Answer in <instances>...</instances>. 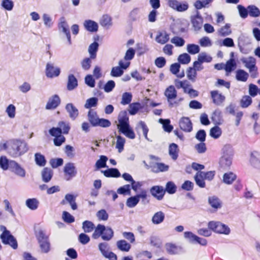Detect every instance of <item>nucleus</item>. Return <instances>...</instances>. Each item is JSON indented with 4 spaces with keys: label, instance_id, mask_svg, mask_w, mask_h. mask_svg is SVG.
<instances>
[{
    "label": "nucleus",
    "instance_id": "nucleus-3",
    "mask_svg": "<svg viewBox=\"0 0 260 260\" xmlns=\"http://www.w3.org/2000/svg\"><path fill=\"white\" fill-rule=\"evenodd\" d=\"M36 237L41 251L45 253H48L51 249L49 236L46 235L44 231L40 230L37 232Z\"/></svg>",
    "mask_w": 260,
    "mask_h": 260
},
{
    "label": "nucleus",
    "instance_id": "nucleus-2",
    "mask_svg": "<svg viewBox=\"0 0 260 260\" xmlns=\"http://www.w3.org/2000/svg\"><path fill=\"white\" fill-rule=\"evenodd\" d=\"M8 145V154L14 158L24 154L28 149L27 143L19 140H10Z\"/></svg>",
    "mask_w": 260,
    "mask_h": 260
},
{
    "label": "nucleus",
    "instance_id": "nucleus-9",
    "mask_svg": "<svg viewBox=\"0 0 260 260\" xmlns=\"http://www.w3.org/2000/svg\"><path fill=\"white\" fill-rule=\"evenodd\" d=\"M168 4L170 7L179 12L185 11L188 8L186 3H181L176 0H169Z\"/></svg>",
    "mask_w": 260,
    "mask_h": 260
},
{
    "label": "nucleus",
    "instance_id": "nucleus-23",
    "mask_svg": "<svg viewBox=\"0 0 260 260\" xmlns=\"http://www.w3.org/2000/svg\"><path fill=\"white\" fill-rule=\"evenodd\" d=\"M85 29L90 32H96L98 30V25L96 22L91 20H86L83 23Z\"/></svg>",
    "mask_w": 260,
    "mask_h": 260
},
{
    "label": "nucleus",
    "instance_id": "nucleus-53",
    "mask_svg": "<svg viewBox=\"0 0 260 260\" xmlns=\"http://www.w3.org/2000/svg\"><path fill=\"white\" fill-rule=\"evenodd\" d=\"M180 66H171L170 71L178 77L182 78L184 76V71L183 70H180Z\"/></svg>",
    "mask_w": 260,
    "mask_h": 260
},
{
    "label": "nucleus",
    "instance_id": "nucleus-30",
    "mask_svg": "<svg viewBox=\"0 0 260 260\" xmlns=\"http://www.w3.org/2000/svg\"><path fill=\"white\" fill-rule=\"evenodd\" d=\"M165 248L168 253L170 254H176L180 251V247L172 243H167L165 245Z\"/></svg>",
    "mask_w": 260,
    "mask_h": 260
},
{
    "label": "nucleus",
    "instance_id": "nucleus-44",
    "mask_svg": "<svg viewBox=\"0 0 260 260\" xmlns=\"http://www.w3.org/2000/svg\"><path fill=\"white\" fill-rule=\"evenodd\" d=\"M105 230V226L102 224H98L95 228L94 233L92 234V238L94 239L99 238L100 236L102 237L103 233Z\"/></svg>",
    "mask_w": 260,
    "mask_h": 260
},
{
    "label": "nucleus",
    "instance_id": "nucleus-45",
    "mask_svg": "<svg viewBox=\"0 0 260 260\" xmlns=\"http://www.w3.org/2000/svg\"><path fill=\"white\" fill-rule=\"evenodd\" d=\"M178 153V146L175 143L171 144L169 147V154L173 159L175 160L177 159Z\"/></svg>",
    "mask_w": 260,
    "mask_h": 260
},
{
    "label": "nucleus",
    "instance_id": "nucleus-4",
    "mask_svg": "<svg viewBox=\"0 0 260 260\" xmlns=\"http://www.w3.org/2000/svg\"><path fill=\"white\" fill-rule=\"evenodd\" d=\"M208 228L215 233L224 235L230 233V229L225 224L219 221H210L208 224Z\"/></svg>",
    "mask_w": 260,
    "mask_h": 260
},
{
    "label": "nucleus",
    "instance_id": "nucleus-57",
    "mask_svg": "<svg viewBox=\"0 0 260 260\" xmlns=\"http://www.w3.org/2000/svg\"><path fill=\"white\" fill-rule=\"evenodd\" d=\"M60 131H62L63 134H68L70 129L69 123L64 121H60L58 124Z\"/></svg>",
    "mask_w": 260,
    "mask_h": 260
},
{
    "label": "nucleus",
    "instance_id": "nucleus-39",
    "mask_svg": "<svg viewBox=\"0 0 260 260\" xmlns=\"http://www.w3.org/2000/svg\"><path fill=\"white\" fill-rule=\"evenodd\" d=\"M136 129L138 131L141 129L142 131L145 138L147 140L149 141V139L147 137V134L149 131V129L144 122L142 121L139 122V123L137 125Z\"/></svg>",
    "mask_w": 260,
    "mask_h": 260
},
{
    "label": "nucleus",
    "instance_id": "nucleus-41",
    "mask_svg": "<svg viewBox=\"0 0 260 260\" xmlns=\"http://www.w3.org/2000/svg\"><path fill=\"white\" fill-rule=\"evenodd\" d=\"M222 134V130L218 126L216 125L210 129V136L215 139L219 138Z\"/></svg>",
    "mask_w": 260,
    "mask_h": 260
},
{
    "label": "nucleus",
    "instance_id": "nucleus-51",
    "mask_svg": "<svg viewBox=\"0 0 260 260\" xmlns=\"http://www.w3.org/2000/svg\"><path fill=\"white\" fill-rule=\"evenodd\" d=\"M249 14L253 17H257L260 15V10L254 5H250L248 7Z\"/></svg>",
    "mask_w": 260,
    "mask_h": 260
},
{
    "label": "nucleus",
    "instance_id": "nucleus-33",
    "mask_svg": "<svg viewBox=\"0 0 260 260\" xmlns=\"http://www.w3.org/2000/svg\"><path fill=\"white\" fill-rule=\"evenodd\" d=\"M102 172L107 177H119L120 176V173L119 171L115 168L109 169L102 171Z\"/></svg>",
    "mask_w": 260,
    "mask_h": 260
},
{
    "label": "nucleus",
    "instance_id": "nucleus-21",
    "mask_svg": "<svg viewBox=\"0 0 260 260\" xmlns=\"http://www.w3.org/2000/svg\"><path fill=\"white\" fill-rule=\"evenodd\" d=\"M211 119L215 124H221L223 122L221 112L219 109L215 110L212 114Z\"/></svg>",
    "mask_w": 260,
    "mask_h": 260
},
{
    "label": "nucleus",
    "instance_id": "nucleus-42",
    "mask_svg": "<svg viewBox=\"0 0 260 260\" xmlns=\"http://www.w3.org/2000/svg\"><path fill=\"white\" fill-rule=\"evenodd\" d=\"M169 166L162 163H156L152 167L154 172H165L168 170Z\"/></svg>",
    "mask_w": 260,
    "mask_h": 260
},
{
    "label": "nucleus",
    "instance_id": "nucleus-19",
    "mask_svg": "<svg viewBox=\"0 0 260 260\" xmlns=\"http://www.w3.org/2000/svg\"><path fill=\"white\" fill-rule=\"evenodd\" d=\"M76 196H75L72 194H67L65 196L64 200H62L61 202V204H65L66 201L69 203L72 208V209L74 210H75L77 209V205L75 202Z\"/></svg>",
    "mask_w": 260,
    "mask_h": 260
},
{
    "label": "nucleus",
    "instance_id": "nucleus-60",
    "mask_svg": "<svg viewBox=\"0 0 260 260\" xmlns=\"http://www.w3.org/2000/svg\"><path fill=\"white\" fill-rule=\"evenodd\" d=\"M159 122L162 124L163 128L166 132H170L173 129V126L170 124L169 119H160Z\"/></svg>",
    "mask_w": 260,
    "mask_h": 260
},
{
    "label": "nucleus",
    "instance_id": "nucleus-48",
    "mask_svg": "<svg viewBox=\"0 0 260 260\" xmlns=\"http://www.w3.org/2000/svg\"><path fill=\"white\" fill-rule=\"evenodd\" d=\"M98 99L95 97L91 98L86 101L84 107L86 109H90L92 107H95L97 106Z\"/></svg>",
    "mask_w": 260,
    "mask_h": 260
},
{
    "label": "nucleus",
    "instance_id": "nucleus-13",
    "mask_svg": "<svg viewBox=\"0 0 260 260\" xmlns=\"http://www.w3.org/2000/svg\"><path fill=\"white\" fill-rule=\"evenodd\" d=\"M135 54V50L132 48H129L125 53L124 60H120L118 65H129V61L134 58Z\"/></svg>",
    "mask_w": 260,
    "mask_h": 260
},
{
    "label": "nucleus",
    "instance_id": "nucleus-7",
    "mask_svg": "<svg viewBox=\"0 0 260 260\" xmlns=\"http://www.w3.org/2000/svg\"><path fill=\"white\" fill-rule=\"evenodd\" d=\"M10 169L17 175L24 177L25 176V171L20 165L14 160H10Z\"/></svg>",
    "mask_w": 260,
    "mask_h": 260
},
{
    "label": "nucleus",
    "instance_id": "nucleus-56",
    "mask_svg": "<svg viewBox=\"0 0 260 260\" xmlns=\"http://www.w3.org/2000/svg\"><path fill=\"white\" fill-rule=\"evenodd\" d=\"M200 47L198 45L189 44L187 45V50L191 54H196L200 52Z\"/></svg>",
    "mask_w": 260,
    "mask_h": 260
},
{
    "label": "nucleus",
    "instance_id": "nucleus-22",
    "mask_svg": "<svg viewBox=\"0 0 260 260\" xmlns=\"http://www.w3.org/2000/svg\"><path fill=\"white\" fill-rule=\"evenodd\" d=\"M66 109L72 119L75 120L78 117V110L72 104H68L66 106Z\"/></svg>",
    "mask_w": 260,
    "mask_h": 260
},
{
    "label": "nucleus",
    "instance_id": "nucleus-36",
    "mask_svg": "<svg viewBox=\"0 0 260 260\" xmlns=\"http://www.w3.org/2000/svg\"><path fill=\"white\" fill-rule=\"evenodd\" d=\"M222 156L233 157L234 151L232 146L230 144L224 145L221 150Z\"/></svg>",
    "mask_w": 260,
    "mask_h": 260
},
{
    "label": "nucleus",
    "instance_id": "nucleus-25",
    "mask_svg": "<svg viewBox=\"0 0 260 260\" xmlns=\"http://www.w3.org/2000/svg\"><path fill=\"white\" fill-rule=\"evenodd\" d=\"M165 94L168 99L169 102L175 99L177 96V92L173 86H170L168 87L165 92Z\"/></svg>",
    "mask_w": 260,
    "mask_h": 260
},
{
    "label": "nucleus",
    "instance_id": "nucleus-10",
    "mask_svg": "<svg viewBox=\"0 0 260 260\" xmlns=\"http://www.w3.org/2000/svg\"><path fill=\"white\" fill-rule=\"evenodd\" d=\"M63 171L68 180L75 176L77 174L76 167L74 164L72 162L66 164L64 167Z\"/></svg>",
    "mask_w": 260,
    "mask_h": 260
},
{
    "label": "nucleus",
    "instance_id": "nucleus-15",
    "mask_svg": "<svg viewBox=\"0 0 260 260\" xmlns=\"http://www.w3.org/2000/svg\"><path fill=\"white\" fill-rule=\"evenodd\" d=\"M213 102L216 105H220L225 101V96L217 90L211 91Z\"/></svg>",
    "mask_w": 260,
    "mask_h": 260
},
{
    "label": "nucleus",
    "instance_id": "nucleus-59",
    "mask_svg": "<svg viewBox=\"0 0 260 260\" xmlns=\"http://www.w3.org/2000/svg\"><path fill=\"white\" fill-rule=\"evenodd\" d=\"M35 161L36 164L40 166H44L46 164V161L44 155L40 153L35 154Z\"/></svg>",
    "mask_w": 260,
    "mask_h": 260
},
{
    "label": "nucleus",
    "instance_id": "nucleus-31",
    "mask_svg": "<svg viewBox=\"0 0 260 260\" xmlns=\"http://www.w3.org/2000/svg\"><path fill=\"white\" fill-rule=\"evenodd\" d=\"M208 202L210 205L215 210L220 209L221 207V202L218 198L215 196L209 197Z\"/></svg>",
    "mask_w": 260,
    "mask_h": 260
},
{
    "label": "nucleus",
    "instance_id": "nucleus-24",
    "mask_svg": "<svg viewBox=\"0 0 260 260\" xmlns=\"http://www.w3.org/2000/svg\"><path fill=\"white\" fill-rule=\"evenodd\" d=\"M170 39L169 34L167 32H159L155 37L156 41L160 44H165Z\"/></svg>",
    "mask_w": 260,
    "mask_h": 260
},
{
    "label": "nucleus",
    "instance_id": "nucleus-50",
    "mask_svg": "<svg viewBox=\"0 0 260 260\" xmlns=\"http://www.w3.org/2000/svg\"><path fill=\"white\" fill-rule=\"evenodd\" d=\"M248 76V74L243 70H239L236 72V78L239 81L246 82Z\"/></svg>",
    "mask_w": 260,
    "mask_h": 260
},
{
    "label": "nucleus",
    "instance_id": "nucleus-28",
    "mask_svg": "<svg viewBox=\"0 0 260 260\" xmlns=\"http://www.w3.org/2000/svg\"><path fill=\"white\" fill-rule=\"evenodd\" d=\"M233 157L221 156L219 160V165L223 169L229 168L232 164Z\"/></svg>",
    "mask_w": 260,
    "mask_h": 260
},
{
    "label": "nucleus",
    "instance_id": "nucleus-29",
    "mask_svg": "<svg viewBox=\"0 0 260 260\" xmlns=\"http://www.w3.org/2000/svg\"><path fill=\"white\" fill-rule=\"evenodd\" d=\"M165 214L162 211L156 212L152 218V222L155 224H158L163 222L165 219Z\"/></svg>",
    "mask_w": 260,
    "mask_h": 260
},
{
    "label": "nucleus",
    "instance_id": "nucleus-6",
    "mask_svg": "<svg viewBox=\"0 0 260 260\" xmlns=\"http://www.w3.org/2000/svg\"><path fill=\"white\" fill-rule=\"evenodd\" d=\"M98 47L99 44L96 42H94L89 45L88 52L90 54V57L84 58L82 61V65H90L91 60L96 58Z\"/></svg>",
    "mask_w": 260,
    "mask_h": 260
},
{
    "label": "nucleus",
    "instance_id": "nucleus-54",
    "mask_svg": "<svg viewBox=\"0 0 260 260\" xmlns=\"http://www.w3.org/2000/svg\"><path fill=\"white\" fill-rule=\"evenodd\" d=\"M82 228L85 233H90L94 228V224L90 221H85L83 222Z\"/></svg>",
    "mask_w": 260,
    "mask_h": 260
},
{
    "label": "nucleus",
    "instance_id": "nucleus-18",
    "mask_svg": "<svg viewBox=\"0 0 260 260\" xmlns=\"http://www.w3.org/2000/svg\"><path fill=\"white\" fill-rule=\"evenodd\" d=\"M60 98L57 95H54L51 97L46 106V109H52L56 108L60 104Z\"/></svg>",
    "mask_w": 260,
    "mask_h": 260
},
{
    "label": "nucleus",
    "instance_id": "nucleus-52",
    "mask_svg": "<svg viewBox=\"0 0 260 260\" xmlns=\"http://www.w3.org/2000/svg\"><path fill=\"white\" fill-rule=\"evenodd\" d=\"M236 178V175L232 172L225 173L223 175V181L225 183L228 184H232Z\"/></svg>",
    "mask_w": 260,
    "mask_h": 260
},
{
    "label": "nucleus",
    "instance_id": "nucleus-32",
    "mask_svg": "<svg viewBox=\"0 0 260 260\" xmlns=\"http://www.w3.org/2000/svg\"><path fill=\"white\" fill-rule=\"evenodd\" d=\"M116 245L118 249L125 252H128L131 247V245L124 240L117 241Z\"/></svg>",
    "mask_w": 260,
    "mask_h": 260
},
{
    "label": "nucleus",
    "instance_id": "nucleus-1",
    "mask_svg": "<svg viewBox=\"0 0 260 260\" xmlns=\"http://www.w3.org/2000/svg\"><path fill=\"white\" fill-rule=\"evenodd\" d=\"M118 121V123L117 126L118 132L129 139H135V134L129 125V118L125 111H121L119 113Z\"/></svg>",
    "mask_w": 260,
    "mask_h": 260
},
{
    "label": "nucleus",
    "instance_id": "nucleus-26",
    "mask_svg": "<svg viewBox=\"0 0 260 260\" xmlns=\"http://www.w3.org/2000/svg\"><path fill=\"white\" fill-rule=\"evenodd\" d=\"M88 119L93 126H96L99 119L97 113L93 110L90 109L88 112Z\"/></svg>",
    "mask_w": 260,
    "mask_h": 260
},
{
    "label": "nucleus",
    "instance_id": "nucleus-64",
    "mask_svg": "<svg viewBox=\"0 0 260 260\" xmlns=\"http://www.w3.org/2000/svg\"><path fill=\"white\" fill-rule=\"evenodd\" d=\"M171 42L176 47H182L185 44L184 40L179 37L175 36L172 38Z\"/></svg>",
    "mask_w": 260,
    "mask_h": 260
},
{
    "label": "nucleus",
    "instance_id": "nucleus-5",
    "mask_svg": "<svg viewBox=\"0 0 260 260\" xmlns=\"http://www.w3.org/2000/svg\"><path fill=\"white\" fill-rule=\"evenodd\" d=\"M0 229L1 231H3V234L1 236L3 243L9 244L14 249H16L17 247V243L16 239L10 234V232L6 230L5 226H1Z\"/></svg>",
    "mask_w": 260,
    "mask_h": 260
},
{
    "label": "nucleus",
    "instance_id": "nucleus-55",
    "mask_svg": "<svg viewBox=\"0 0 260 260\" xmlns=\"http://www.w3.org/2000/svg\"><path fill=\"white\" fill-rule=\"evenodd\" d=\"M6 112L10 118H14L16 115V107L13 104H10L6 109Z\"/></svg>",
    "mask_w": 260,
    "mask_h": 260
},
{
    "label": "nucleus",
    "instance_id": "nucleus-37",
    "mask_svg": "<svg viewBox=\"0 0 260 260\" xmlns=\"http://www.w3.org/2000/svg\"><path fill=\"white\" fill-rule=\"evenodd\" d=\"M219 36L221 37H225L230 35L232 33L231 29V24L226 23L223 26L221 27L218 30Z\"/></svg>",
    "mask_w": 260,
    "mask_h": 260
},
{
    "label": "nucleus",
    "instance_id": "nucleus-38",
    "mask_svg": "<svg viewBox=\"0 0 260 260\" xmlns=\"http://www.w3.org/2000/svg\"><path fill=\"white\" fill-rule=\"evenodd\" d=\"M202 174H203L202 172L199 171L196 174L194 178L196 184L201 188H204L206 186V183L205 182V178L203 177Z\"/></svg>",
    "mask_w": 260,
    "mask_h": 260
},
{
    "label": "nucleus",
    "instance_id": "nucleus-12",
    "mask_svg": "<svg viewBox=\"0 0 260 260\" xmlns=\"http://www.w3.org/2000/svg\"><path fill=\"white\" fill-rule=\"evenodd\" d=\"M180 128L185 132H190L192 129V123L188 117H183L179 120Z\"/></svg>",
    "mask_w": 260,
    "mask_h": 260
},
{
    "label": "nucleus",
    "instance_id": "nucleus-63",
    "mask_svg": "<svg viewBox=\"0 0 260 260\" xmlns=\"http://www.w3.org/2000/svg\"><path fill=\"white\" fill-rule=\"evenodd\" d=\"M108 160L107 156L101 155L100 158L95 163V166L98 169L104 168L106 166V161Z\"/></svg>",
    "mask_w": 260,
    "mask_h": 260
},
{
    "label": "nucleus",
    "instance_id": "nucleus-34",
    "mask_svg": "<svg viewBox=\"0 0 260 260\" xmlns=\"http://www.w3.org/2000/svg\"><path fill=\"white\" fill-rule=\"evenodd\" d=\"M26 206L31 210L37 209L39 205V201L36 198L28 199L26 200Z\"/></svg>",
    "mask_w": 260,
    "mask_h": 260
},
{
    "label": "nucleus",
    "instance_id": "nucleus-58",
    "mask_svg": "<svg viewBox=\"0 0 260 260\" xmlns=\"http://www.w3.org/2000/svg\"><path fill=\"white\" fill-rule=\"evenodd\" d=\"M190 56L187 53H183L180 54L178 58L179 63L188 64L190 61Z\"/></svg>",
    "mask_w": 260,
    "mask_h": 260
},
{
    "label": "nucleus",
    "instance_id": "nucleus-16",
    "mask_svg": "<svg viewBox=\"0 0 260 260\" xmlns=\"http://www.w3.org/2000/svg\"><path fill=\"white\" fill-rule=\"evenodd\" d=\"M250 162L254 168L260 169V153L256 151H252L250 154Z\"/></svg>",
    "mask_w": 260,
    "mask_h": 260
},
{
    "label": "nucleus",
    "instance_id": "nucleus-40",
    "mask_svg": "<svg viewBox=\"0 0 260 260\" xmlns=\"http://www.w3.org/2000/svg\"><path fill=\"white\" fill-rule=\"evenodd\" d=\"M128 66H117L112 68L111 74L113 77H119L122 75L123 70Z\"/></svg>",
    "mask_w": 260,
    "mask_h": 260
},
{
    "label": "nucleus",
    "instance_id": "nucleus-17",
    "mask_svg": "<svg viewBox=\"0 0 260 260\" xmlns=\"http://www.w3.org/2000/svg\"><path fill=\"white\" fill-rule=\"evenodd\" d=\"M212 58L206 52H202L198 56V60L193 62L192 65H200L204 62H210Z\"/></svg>",
    "mask_w": 260,
    "mask_h": 260
},
{
    "label": "nucleus",
    "instance_id": "nucleus-14",
    "mask_svg": "<svg viewBox=\"0 0 260 260\" xmlns=\"http://www.w3.org/2000/svg\"><path fill=\"white\" fill-rule=\"evenodd\" d=\"M191 22L194 30L198 31L201 29L202 27L203 22V18L199 14L192 16L191 17Z\"/></svg>",
    "mask_w": 260,
    "mask_h": 260
},
{
    "label": "nucleus",
    "instance_id": "nucleus-8",
    "mask_svg": "<svg viewBox=\"0 0 260 260\" xmlns=\"http://www.w3.org/2000/svg\"><path fill=\"white\" fill-rule=\"evenodd\" d=\"M150 192L151 195L158 200H162L165 194V190L164 187L159 185L152 186L150 189Z\"/></svg>",
    "mask_w": 260,
    "mask_h": 260
},
{
    "label": "nucleus",
    "instance_id": "nucleus-62",
    "mask_svg": "<svg viewBox=\"0 0 260 260\" xmlns=\"http://www.w3.org/2000/svg\"><path fill=\"white\" fill-rule=\"evenodd\" d=\"M177 187L175 183L172 181L168 182L166 186L165 192L167 191L170 194H173L176 191Z\"/></svg>",
    "mask_w": 260,
    "mask_h": 260
},
{
    "label": "nucleus",
    "instance_id": "nucleus-47",
    "mask_svg": "<svg viewBox=\"0 0 260 260\" xmlns=\"http://www.w3.org/2000/svg\"><path fill=\"white\" fill-rule=\"evenodd\" d=\"M202 69L201 66H193V67H189L187 71L188 78L189 79H193L196 77V70H200Z\"/></svg>",
    "mask_w": 260,
    "mask_h": 260
},
{
    "label": "nucleus",
    "instance_id": "nucleus-11",
    "mask_svg": "<svg viewBox=\"0 0 260 260\" xmlns=\"http://www.w3.org/2000/svg\"><path fill=\"white\" fill-rule=\"evenodd\" d=\"M58 28L66 36L69 44H71V37L69 25L64 17H61L58 24Z\"/></svg>",
    "mask_w": 260,
    "mask_h": 260
},
{
    "label": "nucleus",
    "instance_id": "nucleus-27",
    "mask_svg": "<svg viewBox=\"0 0 260 260\" xmlns=\"http://www.w3.org/2000/svg\"><path fill=\"white\" fill-rule=\"evenodd\" d=\"M78 86V81L75 77L72 75H69L67 83V89L71 91L75 89Z\"/></svg>",
    "mask_w": 260,
    "mask_h": 260
},
{
    "label": "nucleus",
    "instance_id": "nucleus-20",
    "mask_svg": "<svg viewBox=\"0 0 260 260\" xmlns=\"http://www.w3.org/2000/svg\"><path fill=\"white\" fill-rule=\"evenodd\" d=\"M60 72V69L56 66H47L46 75L48 78H53L58 76Z\"/></svg>",
    "mask_w": 260,
    "mask_h": 260
},
{
    "label": "nucleus",
    "instance_id": "nucleus-43",
    "mask_svg": "<svg viewBox=\"0 0 260 260\" xmlns=\"http://www.w3.org/2000/svg\"><path fill=\"white\" fill-rule=\"evenodd\" d=\"M143 106L139 103H133L129 105L128 112L131 115H135Z\"/></svg>",
    "mask_w": 260,
    "mask_h": 260
},
{
    "label": "nucleus",
    "instance_id": "nucleus-49",
    "mask_svg": "<svg viewBox=\"0 0 260 260\" xmlns=\"http://www.w3.org/2000/svg\"><path fill=\"white\" fill-rule=\"evenodd\" d=\"M113 231L111 228L105 227V230H104L102 235V239L106 241H109L113 237Z\"/></svg>",
    "mask_w": 260,
    "mask_h": 260
},
{
    "label": "nucleus",
    "instance_id": "nucleus-61",
    "mask_svg": "<svg viewBox=\"0 0 260 260\" xmlns=\"http://www.w3.org/2000/svg\"><path fill=\"white\" fill-rule=\"evenodd\" d=\"M100 24L102 26L106 27L111 25V18L108 15H104L100 20Z\"/></svg>",
    "mask_w": 260,
    "mask_h": 260
},
{
    "label": "nucleus",
    "instance_id": "nucleus-35",
    "mask_svg": "<svg viewBox=\"0 0 260 260\" xmlns=\"http://www.w3.org/2000/svg\"><path fill=\"white\" fill-rule=\"evenodd\" d=\"M53 172L51 169L45 168L42 172V177L43 181L48 182L52 178Z\"/></svg>",
    "mask_w": 260,
    "mask_h": 260
},
{
    "label": "nucleus",
    "instance_id": "nucleus-46",
    "mask_svg": "<svg viewBox=\"0 0 260 260\" xmlns=\"http://www.w3.org/2000/svg\"><path fill=\"white\" fill-rule=\"evenodd\" d=\"M116 138L117 141L116 143V148L118 149V152L120 153L123 150L124 145L125 143V140L123 137L120 136H117Z\"/></svg>",
    "mask_w": 260,
    "mask_h": 260
}]
</instances>
